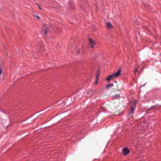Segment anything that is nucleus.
<instances>
[{"label": "nucleus", "mask_w": 161, "mask_h": 161, "mask_svg": "<svg viewBox=\"0 0 161 161\" xmlns=\"http://www.w3.org/2000/svg\"><path fill=\"white\" fill-rule=\"evenodd\" d=\"M132 104H131L130 108V109L129 114L128 116L129 117H132L133 116L134 111L136 108V100H134L133 101L131 102Z\"/></svg>", "instance_id": "f257e3e1"}, {"label": "nucleus", "mask_w": 161, "mask_h": 161, "mask_svg": "<svg viewBox=\"0 0 161 161\" xmlns=\"http://www.w3.org/2000/svg\"><path fill=\"white\" fill-rule=\"evenodd\" d=\"M42 30L43 32H44L45 34L48 32L49 30L48 28L47 25L44 24L42 28Z\"/></svg>", "instance_id": "f03ea898"}, {"label": "nucleus", "mask_w": 161, "mask_h": 161, "mask_svg": "<svg viewBox=\"0 0 161 161\" xmlns=\"http://www.w3.org/2000/svg\"><path fill=\"white\" fill-rule=\"evenodd\" d=\"M123 154L126 156L130 153V151L128 148L125 147L123 149Z\"/></svg>", "instance_id": "7ed1b4c3"}, {"label": "nucleus", "mask_w": 161, "mask_h": 161, "mask_svg": "<svg viewBox=\"0 0 161 161\" xmlns=\"http://www.w3.org/2000/svg\"><path fill=\"white\" fill-rule=\"evenodd\" d=\"M121 71V69H119L116 72L113 74L114 77L116 78L118 77L120 74Z\"/></svg>", "instance_id": "20e7f679"}, {"label": "nucleus", "mask_w": 161, "mask_h": 161, "mask_svg": "<svg viewBox=\"0 0 161 161\" xmlns=\"http://www.w3.org/2000/svg\"><path fill=\"white\" fill-rule=\"evenodd\" d=\"M89 40L90 45L92 47H93L95 45V42L91 38H89Z\"/></svg>", "instance_id": "39448f33"}, {"label": "nucleus", "mask_w": 161, "mask_h": 161, "mask_svg": "<svg viewBox=\"0 0 161 161\" xmlns=\"http://www.w3.org/2000/svg\"><path fill=\"white\" fill-rule=\"evenodd\" d=\"M114 77L113 74L110 75L108 76L106 78V80L108 81H109L111 80H112L114 78Z\"/></svg>", "instance_id": "423d86ee"}, {"label": "nucleus", "mask_w": 161, "mask_h": 161, "mask_svg": "<svg viewBox=\"0 0 161 161\" xmlns=\"http://www.w3.org/2000/svg\"><path fill=\"white\" fill-rule=\"evenodd\" d=\"M114 86L113 84H108L106 86V88L108 89H109L110 88L113 87Z\"/></svg>", "instance_id": "0eeeda50"}, {"label": "nucleus", "mask_w": 161, "mask_h": 161, "mask_svg": "<svg viewBox=\"0 0 161 161\" xmlns=\"http://www.w3.org/2000/svg\"><path fill=\"white\" fill-rule=\"evenodd\" d=\"M99 75H100V73H99V71H98L97 72V75L96 76V81H95V84L96 85L97 84V80H98V77H99Z\"/></svg>", "instance_id": "6e6552de"}, {"label": "nucleus", "mask_w": 161, "mask_h": 161, "mask_svg": "<svg viewBox=\"0 0 161 161\" xmlns=\"http://www.w3.org/2000/svg\"><path fill=\"white\" fill-rule=\"evenodd\" d=\"M119 95H115L114 96H113L112 97V98L113 99H118L119 98Z\"/></svg>", "instance_id": "1a4fd4ad"}, {"label": "nucleus", "mask_w": 161, "mask_h": 161, "mask_svg": "<svg viewBox=\"0 0 161 161\" xmlns=\"http://www.w3.org/2000/svg\"><path fill=\"white\" fill-rule=\"evenodd\" d=\"M106 26L108 28L110 29L112 28V25L110 23H106Z\"/></svg>", "instance_id": "9d476101"}, {"label": "nucleus", "mask_w": 161, "mask_h": 161, "mask_svg": "<svg viewBox=\"0 0 161 161\" xmlns=\"http://www.w3.org/2000/svg\"><path fill=\"white\" fill-rule=\"evenodd\" d=\"M37 4V5L38 6V7H39V9H42V8H41V7L40 5H39L38 4Z\"/></svg>", "instance_id": "9b49d317"}, {"label": "nucleus", "mask_w": 161, "mask_h": 161, "mask_svg": "<svg viewBox=\"0 0 161 161\" xmlns=\"http://www.w3.org/2000/svg\"><path fill=\"white\" fill-rule=\"evenodd\" d=\"M137 69H136L135 71H134V73L135 74H136V72H137Z\"/></svg>", "instance_id": "f8f14e48"}, {"label": "nucleus", "mask_w": 161, "mask_h": 161, "mask_svg": "<svg viewBox=\"0 0 161 161\" xmlns=\"http://www.w3.org/2000/svg\"><path fill=\"white\" fill-rule=\"evenodd\" d=\"M40 46H38L37 47V49H39L40 48Z\"/></svg>", "instance_id": "ddd939ff"}, {"label": "nucleus", "mask_w": 161, "mask_h": 161, "mask_svg": "<svg viewBox=\"0 0 161 161\" xmlns=\"http://www.w3.org/2000/svg\"><path fill=\"white\" fill-rule=\"evenodd\" d=\"M36 17L38 18L39 19H40V17H39V16L38 15H36Z\"/></svg>", "instance_id": "4468645a"}, {"label": "nucleus", "mask_w": 161, "mask_h": 161, "mask_svg": "<svg viewBox=\"0 0 161 161\" xmlns=\"http://www.w3.org/2000/svg\"><path fill=\"white\" fill-rule=\"evenodd\" d=\"M40 44H41V45L42 46L43 45V44L41 42L40 43Z\"/></svg>", "instance_id": "2eb2a0df"}, {"label": "nucleus", "mask_w": 161, "mask_h": 161, "mask_svg": "<svg viewBox=\"0 0 161 161\" xmlns=\"http://www.w3.org/2000/svg\"><path fill=\"white\" fill-rule=\"evenodd\" d=\"M114 89H113V90H112V92H113V91H114Z\"/></svg>", "instance_id": "dca6fc26"}]
</instances>
